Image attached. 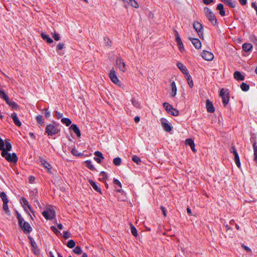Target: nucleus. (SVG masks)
<instances>
[{"label": "nucleus", "instance_id": "1", "mask_svg": "<svg viewBox=\"0 0 257 257\" xmlns=\"http://www.w3.org/2000/svg\"><path fill=\"white\" fill-rule=\"evenodd\" d=\"M9 151L3 150L2 152V156L9 162L16 163L18 161V157L15 153H10Z\"/></svg>", "mask_w": 257, "mask_h": 257}, {"label": "nucleus", "instance_id": "2", "mask_svg": "<svg viewBox=\"0 0 257 257\" xmlns=\"http://www.w3.org/2000/svg\"><path fill=\"white\" fill-rule=\"evenodd\" d=\"M204 13L206 17L208 18V20L213 25H216L217 23V19L211 10L208 8H204Z\"/></svg>", "mask_w": 257, "mask_h": 257}, {"label": "nucleus", "instance_id": "3", "mask_svg": "<svg viewBox=\"0 0 257 257\" xmlns=\"http://www.w3.org/2000/svg\"><path fill=\"white\" fill-rule=\"evenodd\" d=\"M45 131L48 135L53 136L58 134L60 132V130L56 125L49 124L46 126Z\"/></svg>", "mask_w": 257, "mask_h": 257}, {"label": "nucleus", "instance_id": "4", "mask_svg": "<svg viewBox=\"0 0 257 257\" xmlns=\"http://www.w3.org/2000/svg\"><path fill=\"white\" fill-rule=\"evenodd\" d=\"M42 214L47 220L52 219L56 216L55 211L52 208L46 209L43 211Z\"/></svg>", "mask_w": 257, "mask_h": 257}, {"label": "nucleus", "instance_id": "5", "mask_svg": "<svg viewBox=\"0 0 257 257\" xmlns=\"http://www.w3.org/2000/svg\"><path fill=\"white\" fill-rule=\"evenodd\" d=\"M242 49L244 52H242V56H247L252 51V45L250 43H244L242 45Z\"/></svg>", "mask_w": 257, "mask_h": 257}, {"label": "nucleus", "instance_id": "6", "mask_svg": "<svg viewBox=\"0 0 257 257\" xmlns=\"http://www.w3.org/2000/svg\"><path fill=\"white\" fill-rule=\"evenodd\" d=\"M11 149L12 145L8 140H5V141L2 140L0 141V150L2 152L3 150L11 151Z\"/></svg>", "mask_w": 257, "mask_h": 257}, {"label": "nucleus", "instance_id": "7", "mask_svg": "<svg viewBox=\"0 0 257 257\" xmlns=\"http://www.w3.org/2000/svg\"><path fill=\"white\" fill-rule=\"evenodd\" d=\"M193 28L196 30V32L197 33L199 37L200 38L203 39V27L202 25L198 22H195L193 23Z\"/></svg>", "mask_w": 257, "mask_h": 257}, {"label": "nucleus", "instance_id": "8", "mask_svg": "<svg viewBox=\"0 0 257 257\" xmlns=\"http://www.w3.org/2000/svg\"><path fill=\"white\" fill-rule=\"evenodd\" d=\"M219 96L221 97L222 102L224 105H226L229 101L228 93L227 90L222 88L220 91Z\"/></svg>", "mask_w": 257, "mask_h": 257}, {"label": "nucleus", "instance_id": "9", "mask_svg": "<svg viewBox=\"0 0 257 257\" xmlns=\"http://www.w3.org/2000/svg\"><path fill=\"white\" fill-rule=\"evenodd\" d=\"M109 76L111 81L115 84L120 85V82L119 81L118 77L116 76L115 71L114 69L110 70L109 74Z\"/></svg>", "mask_w": 257, "mask_h": 257}, {"label": "nucleus", "instance_id": "10", "mask_svg": "<svg viewBox=\"0 0 257 257\" xmlns=\"http://www.w3.org/2000/svg\"><path fill=\"white\" fill-rule=\"evenodd\" d=\"M160 121L164 130L165 131L167 132H170L172 131V127L166 118H162L160 120Z\"/></svg>", "mask_w": 257, "mask_h": 257}, {"label": "nucleus", "instance_id": "11", "mask_svg": "<svg viewBox=\"0 0 257 257\" xmlns=\"http://www.w3.org/2000/svg\"><path fill=\"white\" fill-rule=\"evenodd\" d=\"M116 65L121 72H124L126 71V65L122 58H118L116 59Z\"/></svg>", "mask_w": 257, "mask_h": 257}, {"label": "nucleus", "instance_id": "12", "mask_svg": "<svg viewBox=\"0 0 257 257\" xmlns=\"http://www.w3.org/2000/svg\"><path fill=\"white\" fill-rule=\"evenodd\" d=\"M230 152L233 154L234 156V160L235 161V163L237 166L239 168L240 167V161H239V155L237 152L236 149L235 148L234 146H233Z\"/></svg>", "mask_w": 257, "mask_h": 257}, {"label": "nucleus", "instance_id": "13", "mask_svg": "<svg viewBox=\"0 0 257 257\" xmlns=\"http://www.w3.org/2000/svg\"><path fill=\"white\" fill-rule=\"evenodd\" d=\"M202 57L206 61H212L214 58L213 54L209 51L204 50L201 53Z\"/></svg>", "mask_w": 257, "mask_h": 257}, {"label": "nucleus", "instance_id": "14", "mask_svg": "<svg viewBox=\"0 0 257 257\" xmlns=\"http://www.w3.org/2000/svg\"><path fill=\"white\" fill-rule=\"evenodd\" d=\"M23 231L27 234L29 233L32 231V227L30 224L27 222H24L23 224L20 226Z\"/></svg>", "mask_w": 257, "mask_h": 257}, {"label": "nucleus", "instance_id": "15", "mask_svg": "<svg viewBox=\"0 0 257 257\" xmlns=\"http://www.w3.org/2000/svg\"><path fill=\"white\" fill-rule=\"evenodd\" d=\"M21 204L22 205L23 208H24L25 210V211H27V207L29 209V210L31 211V212H33V210H32V208L31 207V205L29 204L28 201L27 200V199L24 198V197H23L21 199Z\"/></svg>", "mask_w": 257, "mask_h": 257}, {"label": "nucleus", "instance_id": "16", "mask_svg": "<svg viewBox=\"0 0 257 257\" xmlns=\"http://www.w3.org/2000/svg\"><path fill=\"white\" fill-rule=\"evenodd\" d=\"M194 46L197 49H200L201 47V43L200 40L198 39H194L192 38H189Z\"/></svg>", "mask_w": 257, "mask_h": 257}, {"label": "nucleus", "instance_id": "17", "mask_svg": "<svg viewBox=\"0 0 257 257\" xmlns=\"http://www.w3.org/2000/svg\"><path fill=\"white\" fill-rule=\"evenodd\" d=\"M94 160L98 163H100L102 159H103V157L102 154L99 151H96L94 153Z\"/></svg>", "mask_w": 257, "mask_h": 257}, {"label": "nucleus", "instance_id": "18", "mask_svg": "<svg viewBox=\"0 0 257 257\" xmlns=\"http://www.w3.org/2000/svg\"><path fill=\"white\" fill-rule=\"evenodd\" d=\"M178 68L185 75H188V71L186 67L181 62H178L177 64Z\"/></svg>", "mask_w": 257, "mask_h": 257}, {"label": "nucleus", "instance_id": "19", "mask_svg": "<svg viewBox=\"0 0 257 257\" xmlns=\"http://www.w3.org/2000/svg\"><path fill=\"white\" fill-rule=\"evenodd\" d=\"M206 107L208 112L212 113L214 111V108L213 106L212 103L208 99L206 101Z\"/></svg>", "mask_w": 257, "mask_h": 257}, {"label": "nucleus", "instance_id": "20", "mask_svg": "<svg viewBox=\"0 0 257 257\" xmlns=\"http://www.w3.org/2000/svg\"><path fill=\"white\" fill-rule=\"evenodd\" d=\"M11 117L13 119L14 122L15 124L18 126H20L22 125L21 121L19 120L18 117L16 113H13L11 114Z\"/></svg>", "mask_w": 257, "mask_h": 257}, {"label": "nucleus", "instance_id": "21", "mask_svg": "<svg viewBox=\"0 0 257 257\" xmlns=\"http://www.w3.org/2000/svg\"><path fill=\"white\" fill-rule=\"evenodd\" d=\"M40 163L42 165H43L46 169H47L49 172H50L52 167L49 163H48L46 160L44 159H41Z\"/></svg>", "mask_w": 257, "mask_h": 257}, {"label": "nucleus", "instance_id": "22", "mask_svg": "<svg viewBox=\"0 0 257 257\" xmlns=\"http://www.w3.org/2000/svg\"><path fill=\"white\" fill-rule=\"evenodd\" d=\"M70 129L72 130L76 134L77 137H80V131L78 126L76 124H72L70 127Z\"/></svg>", "mask_w": 257, "mask_h": 257}, {"label": "nucleus", "instance_id": "23", "mask_svg": "<svg viewBox=\"0 0 257 257\" xmlns=\"http://www.w3.org/2000/svg\"><path fill=\"white\" fill-rule=\"evenodd\" d=\"M177 87L176 85V83L174 81L172 82L171 83V94L172 97H174L176 96L177 93Z\"/></svg>", "mask_w": 257, "mask_h": 257}, {"label": "nucleus", "instance_id": "24", "mask_svg": "<svg viewBox=\"0 0 257 257\" xmlns=\"http://www.w3.org/2000/svg\"><path fill=\"white\" fill-rule=\"evenodd\" d=\"M41 36L42 38L45 40L48 43H52L53 40L49 37V36L44 33H41Z\"/></svg>", "mask_w": 257, "mask_h": 257}, {"label": "nucleus", "instance_id": "25", "mask_svg": "<svg viewBox=\"0 0 257 257\" xmlns=\"http://www.w3.org/2000/svg\"><path fill=\"white\" fill-rule=\"evenodd\" d=\"M216 9L219 11V14L221 16H224L225 15V11L224 10L223 5L222 4H218Z\"/></svg>", "mask_w": 257, "mask_h": 257}, {"label": "nucleus", "instance_id": "26", "mask_svg": "<svg viewBox=\"0 0 257 257\" xmlns=\"http://www.w3.org/2000/svg\"><path fill=\"white\" fill-rule=\"evenodd\" d=\"M64 44L62 43H59L56 46V51H57L58 53L60 55H62L64 54L63 53H62L59 51L60 50H62L64 48Z\"/></svg>", "mask_w": 257, "mask_h": 257}, {"label": "nucleus", "instance_id": "27", "mask_svg": "<svg viewBox=\"0 0 257 257\" xmlns=\"http://www.w3.org/2000/svg\"><path fill=\"white\" fill-rule=\"evenodd\" d=\"M89 183H90V184L91 185V186L92 187V188L95 190L97 192H98L99 193H101V190L100 189L98 188V187L97 186V185L95 184V183L91 180H90L89 181Z\"/></svg>", "mask_w": 257, "mask_h": 257}, {"label": "nucleus", "instance_id": "28", "mask_svg": "<svg viewBox=\"0 0 257 257\" xmlns=\"http://www.w3.org/2000/svg\"><path fill=\"white\" fill-rule=\"evenodd\" d=\"M242 247L244 249V250L246 252V257H251L252 256V251L251 249H250L248 247L245 245H242Z\"/></svg>", "mask_w": 257, "mask_h": 257}, {"label": "nucleus", "instance_id": "29", "mask_svg": "<svg viewBox=\"0 0 257 257\" xmlns=\"http://www.w3.org/2000/svg\"><path fill=\"white\" fill-rule=\"evenodd\" d=\"M127 4L131 5L133 7L135 8H138L139 5L138 3L135 0H128Z\"/></svg>", "mask_w": 257, "mask_h": 257}, {"label": "nucleus", "instance_id": "30", "mask_svg": "<svg viewBox=\"0 0 257 257\" xmlns=\"http://www.w3.org/2000/svg\"><path fill=\"white\" fill-rule=\"evenodd\" d=\"M61 121L62 123L65 124L66 126H69L71 123V120L68 118H62Z\"/></svg>", "mask_w": 257, "mask_h": 257}, {"label": "nucleus", "instance_id": "31", "mask_svg": "<svg viewBox=\"0 0 257 257\" xmlns=\"http://www.w3.org/2000/svg\"><path fill=\"white\" fill-rule=\"evenodd\" d=\"M163 106L165 108V109L168 113H169L173 108L172 106L167 102H164L163 103Z\"/></svg>", "mask_w": 257, "mask_h": 257}, {"label": "nucleus", "instance_id": "32", "mask_svg": "<svg viewBox=\"0 0 257 257\" xmlns=\"http://www.w3.org/2000/svg\"><path fill=\"white\" fill-rule=\"evenodd\" d=\"M186 75V79L188 81V83L189 86L191 88L193 86V80L191 78V77L189 75V73L188 74V75Z\"/></svg>", "mask_w": 257, "mask_h": 257}, {"label": "nucleus", "instance_id": "33", "mask_svg": "<svg viewBox=\"0 0 257 257\" xmlns=\"http://www.w3.org/2000/svg\"><path fill=\"white\" fill-rule=\"evenodd\" d=\"M132 103L133 105L137 108H141V104L139 101L135 98L132 99Z\"/></svg>", "mask_w": 257, "mask_h": 257}, {"label": "nucleus", "instance_id": "34", "mask_svg": "<svg viewBox=\"0 0 257 257\" xmlns=\"http://www.w3.org/2000/svg\"><path fill=\"white\" fill-rule=\"evenodd\" d=\"M85 163L86 166L89 169L92 170L94 169V167L92 165L91 161L89 160H87L86 161H85Z\"/></svg>", "mask_w": 257, "mask_h": 257}, {"label": "nucleus", "instance_id": "35", "mask_svg": "<svg viewBox=\"0 0 257 257\" xmlns=\"http://www.w3.org/2000/svg\"><path fill=\"white\" fill-rule=\"evenodd\" d=\"M253 151H254V160L257 163V145L256 143L253 144Z\"/></svg>", "mask_w": 257, "mask_h": 257}, {"label": "nucleus", "instance_id": "36", "mask_svg": "<svg viewBox=\"0 0 257 257\" xmlns=\"http://www.w3.org/2000/svg\"><path fill=\"white\" fill-rule=\"evenodd\" d=\"M37 121L40 124L43 125L44 124V119L43 116L41 115H37L36 117Z\"/></svg>", "mask_w": 257, "mask_h": 257}, {"label": "nucleus", "instance_id": "37", "mask_svg": "<svg viewBox=\"0 0 257 257\" xmlns=\"http://www.w3.org/2000/svg\"><path fill=\"white\" fill-rule=\"evenodd\" d=\"M6 102L13 108H17L18 107V105L16 103H15L14 101H10L9 99L8 101H6Z\"/></svg>", "mask_w": 257, "mask_h": 257}, {"label": "nucleus", "instance_id": "38", "mask_svg": "<svg viewBox=\"0 0 257 257\" xmlns=\"http://www.w3.org/2000/svg\"><path fill=\"white\" fill-rule=\"evenodd\" d=\"M132 160L138 165H139L141 162L140 158L136 155H134L132 157Z\"/></svg>", "mask_w": 257, "mask_h": 257}, {"label": "nucleus", "instance_id": "39", "mask_svg": "<svg viewBox=\"0 0 257 257\" xmlns=\"http://www.w3.org/2000/svg\"><path fill=\"white\" fill-rule=\"evenodd\" d=\"M224 3L231 8H234L235 6V2H232L231 0H226Z\"/></svg>", "mask_w": 257, "mask_h": 257}, {"label": "nucleus", "instance_id": "40", "mask_svg": "<svg viewBox=\"0 0 257 257\" xmlns=\"http://www.w3.org/2000/svg\"><path fill=\"white\" fill-rule=\"evenodd\" d=\"M113 163L115 166H119L121 163V159L119 157L115 158L113 160Z\"/></svg>", "mask_w": 257, "mask_h": 257}, {"label": "nucleus", "instance_id": "41", "mask_svg": "<svg viewBox=\"0 0 257 257\" xmlns=\"http://www.w3.org/2000/svg\"><path fill=\"white\" fill-rule=\"evenodd\" d=\"M0 97L4 99L6 101L9 99L8 95L2 90H0Z\"/></svg>", "mask_w": 257, "mask_h": 257}, {"label": "nucleus", "instance_id": "42", "mask_svg": "<svg viewBox=\"0 0 257 257\" xmlns=\"http://www.w3.org/2000/svg\"><path fill=\"white\" fill-rule=\"evenodd\" d=\"M169 113L174 116H177L179 115V112L177 109L173 107L171 110L169 111Z\"/></svg>", "mask_w": 257, "mask_h": 257}, {"label": "nucleus", "instance_id": "43", "mask_svg": "<svg viewBox=\"0 0 257 257\" xmlns=\"http://www.w3.org/2000/svg\"><path fill=\"white\" fill-rule=\"evenodd\" d=\"M0 197L2 199L3 202H8L9 200L7 197V195L5 192H3L0 194Z\"/></svg>", "mask_w": 257, "mask_h": 257}, {"label": "nucleus", "instance_id": "44", "mask_svg": "<svg viewBox=\"0 0 257 257\" xmlns=\"http://www.w3.org/2000/svg\"><path fill=\"white\" fill-rule=\"evenodd\" d=\"M75 243L74 241L72 239L69 240L67 243V246L69 248H70L74 247L75 246Z\"/></svg>", "mask_w": 257, "mask_h": 257}, {"label": "nucleus", "instance_id": "45", "mask_svg": "<svg viewBox=\"0 0 257 257\" xmlns=\"http://www.w3.org/2000/svg\"><path fill=\"white\" fill-rule=\"evenodd\" d=\"M234 78L237 80H240L241 73L239 71H235L234 73Z\"/></svg>", "mask_w": 257, "mask_h": 257}, {"label": "nucleus", "instance_id": "46", "mask_svg": "<svg viewBox=\"0 0 257 257\" xmlns=\"http://www.w3.org/2000/svg\"><path fill=\"white\" fill-rule=\"evenodd\" d=\"M17 218L18 219L19 225L22 226V225L23 224L24 222H25L24 219L19 213H17Z\"/></svg>", "mask_w": 257, "mask_h": 257}, {"label": "nucleus", "instance_id": "47", "mask_svg": "<svg viewBox=\"0 0 257 257\" xmlns=\"http://www.w3.org/2000/svg\"><path fill=\"white\" fill-rule=\"evenodd\" d=\"M185 144L186 145H189L190 147H191V146H192L195 144L193 140L191 139H186L185 141Z\"/></svg>", "mask_w": 257, "mask_h": 257}, {"label": "nucleus", "instance_id": "48", "mask_svg": "<svg viewBox=\"0 0 257 257\" xmlns=\"http://www.w3.org/2000/svg\"><path fill=\"white\" fill-rule=\"evenodd\" d=\"M131 232L132 234L135 236L137 237L138 235L137 231L136 228L135 227V226L133 225H131Z\"/></svg>", "mask_w": 257, "mask_h": 257}, {"label": "nucleus", "instance_id": "49", "mask_svg": "<svg viewBox=\"0 0 257 257\" xmlns=\"http://www.w3.org/2000/svg\"><path fill=\"white\" fill-rule=\"evenodd\" d=\"M175 35L176 41L177 44L182 42L181 41V39L180 37H179V34L176 30L175 31Z\"/></svg>", "mask_w": 257, "mask_h": 257}, {"label": "nucleus", "instance_id": "50", "mask_svg": "<svg viewBox=\"0 0 257 257\" xmlns=\"http://www.w3.org/2000/svg\"><path fill=\"white\" fill-rule=\"evenodd\" d=\"M249 86L244 82H242V90L244 91H247L249 90Z\"/></svg>", "mask_w": 257, "mask_h": 257}, {"label": "nucleus", "instance_id": "51", "mask_svg": "<svg viewBox=\"0 0 257 257\" xmlns=\"http://www.w3.org/2000/svg\"><path fill=\"white\" fill-rule=\"evenodd\" d=\"M73 252L77 254H79L82 252V249L80 247L77 246L73 249Z\"/></svg>", "mask_w": 257, "mask_h": 257}, {"label": "nucleus", "instance_id": "52", "mask_svg": "<svg viewBox=\"0 0 257 257\" xmlns=\"http://www.w3.org/2000/svg\"><path fill=\"white\" fill-rule=\"evenodd\" d=\"M106 173L104 172H100V174H99V179L100 180H104V179H105L106 178Z\"/></svg>", "mask_w": 257, "mask_h": 257}, {"label": "nucleus", "instance_id": "53", "mask_svg": "<svg viewBox=\"0 0 257 257\" xmlns=\"http://www.w3.org/2000/svg\"><path fill=\"white\" fill-rule=\"evenodd\" d=\"M104 40L105 41L106 45H107L108 46H111V42L110 39L108 38L105 37L104 38Z\"/></svg>", "mask_w": 257, "mask_h": 257}, {"label": "nucleus", "instance_id": "54", "mask_svg": "<svg viewBox=\"0 0 257 257\" xmlns=\"http://www.w3.org/2000/svg\"><path fill=\"white\" fill-rule=\"evenodd\" d=\"M53 38L56 41H59L60 38L59 34L56 32H55L54 34H53Z\"/></svg>", "mask_w": 257, "mask_h": 257}, {"label": "nucleus", "instance_id": "55", "mask_svg": "<svg viewBox=\"0 0 257 257\" xmlns=\"http://www.w3.org/2000/svg\"><path fill=\"white\" fill-rule=\"evenodd\" d=\"M3 209L5 211H6L7 212H9V209L8 205V202H3Z\"/></svg>", "mask_w": 257, "mask_h": 257}, {"label": "nucleus", "instance_id": "56", "mask_svg": "<svg viewBox=\"0 0 257 257\" xmlns=\"http://www.w3.org/2000/svg\"><path fill=\"white\" fill-rule=\"evenodd\" d=\"M177 45L181 52H183L184 50V45L182 42L177 44Z\"/></svg>", "mask_w": 257, "mask_h": 257}, {"label": "nucleus", "instance_id": "57", "mask_svg": "<svg viewBox=\"0 0 257 257\" xmlns=\"http://www.w3.org/2000/svg\"><path fill=\"white\" fill-rule=\"evenodd\" d=\"M55 115L57 119H62L63 117V114L58 112V111H55Z\"/></svg>", "mask_w": 257, "mask_h": 257}, {"label": "nucleus", "instance_id": "58", "mask_svg": "<svg viewBox=\"0 0 257 257\" xmlns=\"http://www.w3.org/2000/svg\"><path fill=\"white\" fill-rule=\"evenodd\" d=\"M114 184L118 185L120 188H121V184L120 181L117 179H114L113 180Z\"/></svg>", "mask_w": 257, "mask_h": 257}, {"label": "nucleus", "instance_id": "59", "mask_svg": "<svg viewBox=\"0 0 257 257\" xmlns=\"http://www.w3.org/2000/svg\"><path fill=\"white\" fill-rule=\"evenodd\" d=\"M51 228L53 231L56 234H57L60 232L55 227L51 226Z\"/></svg>", "mask_w": 257, "mask_h": 257}, {"label": "nucleus", "instance_id": "60", "mask_svg": "<svg viewBox=\"0 0 257 257\" xmlns=\"http://www.w3.org/2000/svg\"><path fill=\"white\" fill-rule=\"evenodd\" d=\"M205 5H209L213 2V0H203Z\"/></svg>", "mask_w": 257, "mask_h": 257}, {"label": "nucleus", "instance_id": "61", "mask_svg": "<svg viewBox=\"0 0 257 257\" xmlns=\"http://www.w3.org/2000/svg\"><path fill=\"white\" fill-rule=\"evenodd\" d=\"M63 233V236L65 238H68L70 237L69 233L67 231H64Z\"/></svg>", "mask_w": 257, "mask_h": 257}, {"label": "nucleus", "instance_id": "62", "mask_svg": "<svg viewBox=\"0 0 257 257\" xmlns=\"http://www.w3.org/2000/svg\"><path fill=\"white\" fill-rule=\"evenodd\" d=\"M161 208V210L162 211L164 216H166V210L165 208L162 206Z\"/></svg>", "mask_w": 257, "mask_h": 257}, {"label": "nucleus", "instance_id": "63", "mask_svg": "<svg viewBox=\"0 0 257 257\" xmlns=\"http://www.w3.org/2000/svg\"><path fill=\"white\" fill-rule=\"evenodd\" d=\"M251 6L253 8H254L256 11V13L257 14V5L255 3H252L251 4Z\"/></svg>", "mask_w": 257, "mask_h": 257}, {"label": "nucleus", "instance_id": "64", "mask_svg": "<svg viewBox=\"0 0 257 257\" xmlns=\"http://www.w3.org/2000/svg\"><path fill=\"white\" fill-rule=\"evenodd\" d=\"M50 116V112L48 111L47 109H46V111L45 113V116L47 118L49 117Z\"/></svg>", "mask_w": 257, "mask_h": 257}]
</instances>
